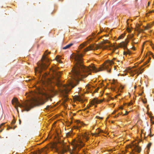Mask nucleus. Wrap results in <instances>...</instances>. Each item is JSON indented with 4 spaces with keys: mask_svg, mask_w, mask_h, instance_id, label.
Returning <instances> with one entry per match:
<instances>
[{
    "mask_svg": "<svg viewBox=\"0 0 154 154\" xmlns=\"http://www.w3.org/2000/svg\"><path fill=\"white\" fill-rule=\"evenodd\" d=\"M50 73L52 75V78L55 79L57 86L60 88V91L63 95V102L65 103L69 99L67 97V94L71 90L72 88L76 86L77 82L76 68L75 66L73 68L72 71V79L66 85H63L60 82L59 79L61 75V72L58 71L56 68L52 67L50 69Z\"/></svg>",
    "mask_w": 154,
    "mask_h": 154,
    "instance_id": "f257e3e1",
    "label": "nucleus"
},
{
    "mask_svg": "<svg viewBox=\"0 0 154 154\" xmlns=\"http://www.w3.org/2000/svg\"><path fill=\"white\" fill-rule=\"evenodd\" d=\"M84 55V54L80 53L78 50V80H81L87 77L89 74H87V72L90 71L95 72L102 71L107 69L109 65L114 63L112 61H109L105 66H101L98 69L96 68L93 64H91L88 67H86L84 64L82 58Z\"/></svg>",
    "mask_w": 154,
    "mask_h": 154,
    "instance_id": "f03ea898",
    "label": "nucleus"
},
{
    "mask_svg": "<svg viewBox=\"0 0 154 154\" xmlns=\"http://www.w3.org/2000/svg\"><path fill=\"white\" fill-rule=\"evenodd\" d=\"M12 103L14 105L16 103L15 107L17 110L18 107L24 108L26 110L29 111L34 107L37 105L39 103V100L37 99H33L32 101L27 103H24L23 104L20 103L17 98H14L11 101Z\"/></svg>",
    "mask_w": 154,
    "mask_h": 154,
    "instance_id": "7ed1b4c3",
    "label": "nucleus"
},
{
    "mask_svg": "<svg viewBox=\"0 0 154 154\" xmlns=\"http://www.w3.org/2000/svg\"><path fill=\"white\" fill-rule=\"evenodd\" d=\"M46 51L42 56L41 60L37 63L38 67L35 69V74L37 73L40 74L42 71L46 69L50 64L49 59L47 57L48 54H46Z\"/></svg>",
    "mask_w": 154,
    "mask_h": 154,
    "instance_id": "20e7f679",
    "label": "nucleus"
},
{
    "mask_svg": "<svg viewBox=\"0 0 154 154\" xmlns=\"http://www.w3.org/2000/svg\"><path fill=\"white\" fill-rule=\"evenodd\" d=\"M83 138L87 140L89 139V137L86 134H83L81 133L78 134V148H81L84 146V144L82 141Z\"/></svg>",
    "mask_w": 154,
    "mask_h": 154,
    "instance_id": "39448f33",
    "label": "nucleus"
},
{
    "mask_svg": "<svg viewBox=\"0 0 154 154\" xmlns=\"http://www.w3.org/2000/svg\"><path fill=\"white\" fill-rule=\"evenodd\" d=\"M106 43H109V42L107 40H104L102 42V44L101 46V47L103 49H109V50H111L110 47L113 48V49L112 50V52H115V50L118 48L116 47H115L114 45H112V44H110L109 46L107 45H103V44H106Z\"/></svg>",
    "mask_w": 154,
    "mask_h": 154,
    "instance_id": "423d86ee",
    "label": "nucleus"
},
{
    "mask_svg": "<svg viewBox=\"0 0 154 154\" xmlns=\"http://www.w3.org/2000/svg\"><path fill=\"white\" fill-rule=\"evenodd\" d=\"M71 145L72 146V149L70 151V154H76V148L77 147V141L76 139H74L72 141Z\"/></svg>",
    "mask_w": 154,
    "mask_h": 154,
    "instance_id": "0eeeda50",
    "label": "nucleus"
},
{
    "mask_svg": "<svg viewBox=\"0 0 154 154\" xmlns=\"http://www.w3.org/2000/svg\"><path fill=\"white\" fill-rule=\"evenodd\" d=\"M141 68H138L137 69L134 70H131L129 68L128 71L129 72H130L131 74H132L134 72L135 74H137V76L139 74H141L143 72V69L140 70Z\"/></svg>",
    "mask_w": 154,
    "mask_h": 154,
    "instance_id": "6e6552de",
    "label": "nucleus"
},
{
    "mask_svg": "<svg viewBox=\"0 0 154 154\" xmlns=\"http://www.w3.org/2000/svg\"><path fill=\"white\" fill-rule=\"evenodd\" d=\"M78 101L80 102L81 103H83L85 99L84 98L82 94L79 92V90L78 91Z\"/></svg>",
    "mask_w": 154,
    "mask_h": 154,
    "instance_id": "1a4fd4ad",
    "label": "nucleus"
},
{
    "mask_svg": "<svg viewBox=\"0 0 154 154\" xmlns=\"http://www.w3.org/2000/svg\"><path fill=\"white\" fill-rule=\"evenodd\" d=\"M128 42L129 41L126 40L125 42H122L120 43L119 45V47L125 49L126 48Z\"/></svg>",
    "mask_w": 154,
    "mask_h": 154,
    "instance_id": "9d476101",
    "label": "nucleus"
},
{
    "mask_svg": "<svg viewBox=\"0 0 154 154\" xmlns=\"http://www.w3.org/2000/svg\"><path fill=\"white\" fill-rule=\"evenodd\" d=\"M102 101V100H99L96 98H94L91 101L90 104L91 105H94L95 104L100 103Z\"/></svg>",
    "mask_w": 154,
    "mask_h": 154,
    "instance_id": "9b49d317",
    "label": "nucleus"
},
{
    "mask_svg": "<svg viewBox=\"0 0 154 154\" xmlns=\"http://www.w3.org/2000/svg\"><path fill=\"white\" fill-rule=\"evenodd\" d=\"M70 58L72 61L75 62V65L77 64V56L75 54H73L70 56Z\"/></svg>",
    "mask_w": 154,
    "mask_h": 154,
    "instance_id": "f8f14e48",
    "label": "nucleus"
},
{
    "mask_svg": "<svg viewBox=\"0 0 154 154\" xmlns=\"http://www.w3.org/2000/svg\"><path fill=\"white\" fill-rule=\"evenodd\" d=\"M96 47H95L94 46L91 45L89 47H88L83 50L82 51V52H85L90 50H94L96 49Z\"/></svg>",
    "mask_w": 154,
    "mask_h": 154,
    "instance_id": "ddd939ff",
    "label": "nucleus"
},
{
    "mask_svg": "<svg viewBox=\"0 0 154 154\" xmlns=\"http://www.w3.org/2000/svg\"><path fill=\"white\" fill-rule=\"evenodd\" d=\"M97 132L96 133H93L92 134V135H95V136H97L98 134H99V133L100 132L102 133H105V132H104L103 130H102L99 128H98L97 130Z\"/></svg>",
    "mask_w": 154,
    "mask_h": 154,
    "instance_id": "4468645a",
    "label": "nucleus"
},
{
    "mask_svg": "<svg viewBox=\"0 0 154 154\" xmlns=\"http://www.w3.org/2000/svg\"><path fill=\"white\" fill-rule=\"evenodd\" d=\"M134 150L135 152H137L138 153H139L141 151V149L140 147L137 145H135L134 146Z\"/></svg>",
    "mask_w": 154,
    "mask_h": 154,
    "instance_id": "2eb2a0df",
    "label": "nucleus"
},
{
    "mask_svg": "<svg viewBox=\"0 0 154 154\" xmlns=\"http://www.w3.org/2000/svg\"><path fill=\"white\" fill-rule=\"evenodd\" d=\"M45 81L48 85H50L51 83L52 82V81L50 79H48V78H46V77H45Z\"/></svg>",
    "mask_w": 154,
    "mask_h": 154,
    "instance_id": "dca6fc26",
    "label": "nucleus"
},
{
    "mask_svg": "<svg viewBox=\"0 0 154 154\" xmlns=\"http://www.w3.org/2000/svg\"><path fill=\"white\" fill-rule=\"evenodd\" d=\"M73 45V44L72 43H71L66 45L65 46L63 47V49L64 50H65L67 49H68L71 46H72Z\"/></svg>",
    "mask_w": 154,
    "mask_h": 154,
    "instance_id": "f3484780",
    "label": "nucleus"
},
{
    "mask_svg": "<svg viewBox=\"0 0 154 154\" xmlns=\"http://www.w3.org/2000/svg\"><path fill=\"white\" fill-rule=\"evenodd\" d=\"M69 150V147L67 146L66 148H63L60 152H61L62 154H63L65 152Z\"/></svg>",
    "mask_w": 154,
    "mask_h": 154,
    "instance_id": "a211bd4d",
    "label": "nucleus"
},
{
    "mask_svg": "<svg viewBox=\"0 0 154 154\" xmlns=\"http://www.w3.org/2000/svg\"><path fill=\"white\" fill-rule=\"evenodd\" d=\"M78 130L79 129V128L81 127L82 125H84V124L82 122H81L80 121L78 120Z\"/></svg>",
    "mask_w": 154,
    "mask_h": 154,
    "instance_id": "6ab92c4d",
    "label": "nucleus"
},
{
    "mask_svg": "<svg viewBox=\"0 0 154 154\" xmlns=\"http://www.w3.org/2000/svg\"><path fill=\"white\" fill-rule=\"evenodd\" d=\"M86 44L85 43H83L81 44L79 47V49H81L82 48H83L85 45Z\"/></svg>",
    "mask_w": 154,
    "mask_h": 154,
    "instance_id": "aec40b11",
    "label": "nucleus"
},
{
    "mask_svg": "<svg viewBox=\"0 0 154 154\" xmlns=\"http://www.w3.org/2000/svg\"><path fill=\"white\" fill-rule=\"evenodd\" d=\"M125 35V34H122L120 36H119L118 38V39H120L123 38L124 36Z\"/></svg>",
    "mask_w": 154,
    "mask_h": 154,
    "instance_id": "412c9836",
    "label": "nucleus"
},
{
    "mask_svg": "<svg viewBox=\"0 0 154 154\" xmlns=\"http://www.w3.org/2000/svg\"><path fill=\"white\" fill-rule=\"evenodd\" d=\"M130 53H131L129 51H128L127 52L124 51L123 52V54L124 55H126L127 54H130Z\"/></svg>",
    "mask_w": 154,
    "mask_h": 154,
    "instance_id": "4be33fe9",
    "label": "nucleus"
},
{
    "mask_svg": "<svg viewBox=\"0 0 154 154\" xmlns=\"http://www.w3.org/2000/svg\"><path fill=\"white\" fill-rule=\"evenodd\" d=\"M130 53H131L129 51H128L127 52L124 51L123 52V54L124 55H126L127 54H130Z\"/></svg>",
    "mask_w": 154,
    "mask_h": 154,
    "instance_id": "5701e85b",
    "label": "nucleus"
},
{
    "mask_svg": "<svg viewBox=\"0 0 154 154\" xmlns=\"http://www.w3.org/2000/svg\"><path fill=\"white\" fill-rule=\"evenodd\" d=\"M133 35H130L129 37V38L131 40L133 38Z\"/></svg>",
    "mask_w": 154,
    "mask_h": 154,
    "instance_id": "b1692460",
    "label": "nucleus"
},
{
    "mask_svg": "<svg viewBox=\"0 0 154 154\" xmlns=\"http://www.w3.org/2000/svg\"><path fill=\"white\" fill-rule=\"evenodd\" d=\"M96 117V118H97L98 119H103V118L100 117H99V116H97Z\"/></svg>",
    "mask_w": 154,
    "mask_h": 154,
    "instance_id": "393cba45",
    "label": "nucleus"
},
{
    "mask_svg": "<svg viewBox=\"0 0 154 154\" xmlns=\"http://www.w3.org/2000/svg\"><path fill=\"white\" fill-rule=\"evenodd\" d=\"M15 122V121L14 120H13L11 122V124L12 125L14 124Z\"/></svg>",
    "mask_w": 154,
    "mask_h": 154,
    "instance_id": "a878e982",
    "label": "nucleus"
},
{
    "mask_svg": "<svg viewBox=\"0 0 154 154\" xmlns=\"http://www.w3.org/2000/svg\"><path fill=\"white\" fill-rule=\"evenodd\" d=\"M59 57L57 56L56 57V59L57 60V61L59 60Z\"/></svg>",
    "mask_w": 154,
    "mask_h": 154,
    "instance_id": "bb28decb",
    "label": "nucleus"
},
{
    "mask_svg": "<svg viewBox=\"0 0 154 154\" xmlns=\"http://www.w3.org/2000/svg\"><path fill=\"white\" fill-rule=\"evenodd\" d=\"M151 143H149L147 147H148V148H149L150 147V146H151Z\"/></svg>",
    "mask_w": 154,
    "mask_h": 154,
    "instance_id": "cd10ccee",
    "label": "nucleus"
},
{
    "mask_svg": "<svg viewBox=\"0 0 154 154\" xmlns=\"http://www.w3.org/2000/svg\"><path fill=\"white\" fill-rule=\"evenodd\" d=\"M5 124V123H2L0 125V128H1L2 127V126L3 125H4Z\"/></svg>",
    "mask_w": 154,
    "mask_h": 154,
    "instance_id": "c85d7f7f",
    "label": "nucleus"
},
{
    "mask_svg": "<svg viewBox=\"0 0 154 154\" xmlns=\"http://www.w3.org/2000/svg\"><path fill=\"white\" fill-rule=\"evenodd\" d=\"M77 100V98L76 97H75V98L74 99V101L75 102H76V100Z\"/></svg>",
    "mask_w": 154,
    "mask_h": 154,
    "instance_id": "c756f323",
    "label": "nucleus"
},
{
    "mask_svg": "<svg viewBox=\"0 0 154 154\" xmlns=\"http://www.w3.org/2000/svg\"><path fill=\"white\" fill-rule=\"evenodd\" d=\"M57 61L58 62L60 63H62V61L60 60H58Z\"/></svg>",
    "mask_w": 154,
    "mask_h": 154,
    "instance_id": "7c9ffc66",
    "label": "nucleus"
},
{
    "mask_svg": "<svg viewBox=\"0 0 154 154\" xmlns=\"http://www.w3.org/2000/svg\"><path fill=\"white\" fill-rule=\"evenodd\" d=\"M151 59V58L150 57H149V60H148V61L147 62V63H146V64L147 63H149V60H150Z\"/></svg>",
    "mask_w": 154,
    "mask_h": 154,
    "instance_id": "2f4dec72",
    "label": "nucleus"
},
{
    "mask_svg": "<svg viewBox=\"0 0 154 154\" xmlns=\"http://www.w3.org/2000/svg\"><path fill=\"white\" fill-rule=\"evenodd\" d=\"M151 59V58L150 57H149V60H148V61L147 62V63H146V64L147 63H149V60H150Z\"/></svg>",
    "mask_w": 154,
    "mask_h": 154,
    "instance_id": "473e14b6",
    "label": "nucleus"
},
{
    "mask_svg": "<svg viewBox=\"0 0 154 154\" xmlns=\"http://www.w3.org/2000/svg\"><path fill=\"white\" fill-rule=\"evenodd\" d=\"M128 112H126L124 114V115H126L128 114Z\"/></svg>",
    "mask_w": 154,
    "mask_h": 154,
    "instance_id": "72a5a7b5",
    "label": "nucleus"
},
{
    "mask_svg": "<svg viewBox=\"0 0 154 154\" xmlns=\"http://www.w3.org/2000/svg\"><path fill=\"white\" fill-rule=\"evenodd\" d=\"M120 88L121 89H123L124 88V87L122 86H121Z\"/></svg>",
    "mask_w": 154,
    "mask_h": 154,
    "instance_id": "f704fd0d",
    "label": "nucleus"
},
{
    "mask_svg": "<svg viewBox=\"0 0 154 154\" xmlns=\"http://www.w3.org/2000/svg\"><path fill=\"white\" fill-rule=\"evenodd\" d=\"M108 151L109 152H112V149H110Z\"/></svg>",
    "mask_w": 154,
    "mask_h": 154,
    "instance_id": "c9c22d12",
    "label": "nucleus"
},
{
    "mask_svg": "<svg viewBox=\"0 0 154 154\" xmlns=\"http://www.w3.org/2000/svg\"><path fill=\"white\" fill-rule=\"evenodd\" d=\"M151 55H152V57L154 59V55L152 53H151Z\"/></svg>",
    "mask_w": 154,
    "mask_h": 154,
    "instance_id": "e433bc0d",
    "label": "nucleus"
},
{
    "mask_svg": "<svg viewBox=\"0 0 154 154\" xmlns=\"http://www.w3.org/2000/svg\"><path fill=\"white\" fill-rule=\"evenodd\" d=\"M49 106H48V105L47 106V107H46V109H47L49 108Z\"/></svg>",
    "mask_w": 154,
    "mask_h": 154,
    "instance_id": "4c0bfd02",
    "label": "nucleus"
},
{
    "mask_svg": "<svg viewBox=\"0 0 154 154\" xmlns=\"http://www.w3.org/2000/svg\"><path fill=\"white\" fill-rule=\"evenodd\" d=\"M119 109H123V107H119Z\"/></svg>",
    "mask_w": 154,
    "mask_h": 154,
    "instance_id": "58836bf2",
    "label": "nucleus"
},
{
    "mask_svg": "<svg viewBox=\"0 0 154 154\" xmlns=\"http://www.w3.org/2000/svg\"><path fill=\"white\" fill-rule=\"evenodd\" d=\"M87 87H88V88L89 89L90 88V87H89V85H87Z\"/></svg>",
    "mask_w": 154,
    "mask_h": 154,
    "instance_id": "ea45409f",
    "label": "nucleus"
},
{
    "mask_svg": "<svg viewBox=\"0 0 154 154\" xmlns=\"http://www.w3.org/2000/svg\"><path fill=\"white\" fill-rule=\"evenodd\" d=\"M135 39V38H133L131 39V40H132V41L133 42V41Z\"/></svg>",
    "mask_w": 154,
    "mask_h": 154,
    "instance_id": "a19ab883",
    "label": "nucleus"
},
{
    "mask_svg": "<svg viewBox=\"0 0 154 154\" xmlns=\"http://www.w3.org/2000/svg\"><path fill=\"white\" fill-rule=\"evenodd\" d=\"M21 123V120L20 119V120H19V124H20Z\"/></svg>",
    "mask_w": 154,
    "mask_h": 154,
    "instance_id": "79ce46f5",
    "label": "nucleus"
},
{
    "mask_svg": "<svg viewBox=\"0 0 154 154\" xmlns=\"http://www.w3.org/2000/svg\"><path fill=\"white\" fill-rule=\"evenodd\" d=\"M149 4H150V3L149 2H148V6H149Z\"/></svg>",
    "mask_w": 154,
    "mask_h": 154,
    "instance_id": "37998d69",
    "label": "nucleus"
},
{
    "mask_svg": "<svg viewBox=\"0 0 154 154\" xmlns=\"http://www.w3.org/2000/svg\"><path fill=\"white\" fill-rule=\"evenodd\" d=\"M99 89V88H97L96 89V91H97Z\"/></svg>",
    "mask_w": 154,
    "mask_h": 154,
    "instance_id": "c03bdc74",
    "label": "nucleus"
},
{
    "mask_svg": "<svg viewBox=\"0 0 154 154\" xmlns=\"http://www.w3.org/2000/svg\"><path fill=\"white\" fill-rule=\"evenodd\" d=\"M90 106H87V107L88 109V108H89Z\"/></svg>",
    "mask_w": 154,
    "mask_h": 154,
    "instance_id": "a18cd8bd",
    "label": "nucleus"
},
{
    "mask_svg": "<svg viewBox=\"0 0 154 154\" xmlns=\"http://www.w3.org/2000/svg\"><path fill=\"white\" fill-rule=\"evenodd\" d=\"M76 115V113H73V116H75Z\"/></svg>",
    "mask_w": 154,
    "mask_h": 154,
    "instance_id": "49530a36",
    "label": "nucleus"
},
{
    "mask_svg": "<svg viewBox=\"0 0 154 154\" xmlns=\"http://www.w3.org/2000/svg\"><path fill=\"white\" fill-rule=\"evenodd\" d=\"M133 43H134V44H136L137 43V42H133Z\"/></svg>",
    "mask_w": 154,
    "mask_h": 154,
    "instance_id": "de8ad7c7",
    "label": "nucleus"
},
{
    "mask_svg": "<svg viewBox=\"0 0 154 154\" xmlns=\"http://www.w3.org/2000/svg\"><path fill=\"white\" fill-rule=\"evenodd\" d=\"M115 112H116V111H114L112 113H113V114H114V113H115Z\"/></svg>",
    "mask_w": 154,
    "mask_h": 154,
    "instance_id": "09e8293b",
    "label": "nucleus"
},
{
    "mask_svg": "<svg viewBox=\"0 0 154 154\" xmlns=\"http://www.w3.org/2000/svg\"><path fill=\"white\" fill-rule=\"evenodd\" d=\"M143 103H146V101H143Z\"/></svg>",
    "mask_w": 154,
    "mask_h": 154,
    "instance_id": "8fccbe9b",
    "label": "nucleus"
},
{
    "mask_svg": "<svg viewBox=\"0 0 154 154\" xmlns=\"http://www.w3.org/2000/svg\"><path fill=\"white\" fill-rule=\"evenodd\" d=\"M9 128L10 129H12V127H10V126L9 127Z\"/></svg>",
    "mask_w": 154,
    "mask_h": 154,
    "instance_id": "3c124183",
    "label": "nucleus"
},
{
    "mask_svg": "<svg viewBox=\"0 0 154 154\" xmlns=\"http://www.w3.org/2000/svg\"><path fill=\"white\" fill-rule=\"evenodd\" d=\"M118 116V115H117L116 116H115V117H117Z\"/></svg>",
    "mask_w": 154,
    "mask_h": 154,
    "instance_id": "603ef678",
    "label": "nucleus"
},
{
    "mask_svg": "<svg viewBox=\"0 0 154 154\" xmlns=\"http://www.w3.org/2000/svg\"><path fill=\"white\" fill-rule=\"evenodd\" d=\"M107 71L109 72L110 71V70H107Z\"/></svg>",
    "mask_w": 154,
    "mask_h": 154,
    "instance_id": "864d4df0",
    "label": "nucleus"
},
{
    "mask_svg": "<svg viewBox=\"0 0 154 154\" xmlns=\"http://www.w3.org/2000/svg\"><path fill=\"white\" fill-rule=\"evenodd\" d=\"M128 31L129 32H131V30H130L129 29V30H128Z\"/></svg>",
    "mask_w": 154,
    "mask_h": 154,
    "instance_id": "5fc2aeb1",
    "label": "nucleus"
},
{
    "mask_svg": "<svg viewBox=\"0 0 154 154\" xmlns=\"http://www.w3.org/2000/svg\"><path fill=\"white\" fill-rule=\"evenodd\" d=\"M132 104V103H129V105H130L131 104Z\"/></svg>",
    "mask_w": 154,
    "mask_h": 154,
    "instance_id": "6e6d98bb",
    "label": "nucleus"
},
{
    "mask_svg": "<svg viewBox=\"0 0 154 154\" xmlns=\"http://www.w3.org/2000/svg\"><path fill=\"white\" fill-rule=\"evenodd\" d=\"M15 128V127H14L13 128V129H14Z\"/></svg>",
    "mask_w": 154,
    "mask_h": 154,
    "instance_id": "4d7b16f0",
    "label": "nucleus"
},
{
    "mask_svg": "<svg viewBox=\"0 0 154 154\" xmlns=\"http://www.w3.org/2000/svg\"><path fill=\"white\" fill-rule=\"evenodd\" d=\"M50 52H48V54H50Z\"/></svg>",
    "mask_w": 154,
    "mask_h": 154,
    "instance_id": "13d9d810",
    "label": "nucleus"
},
{
    "mask_svg": "<svg viewBox=\"0 0 154 154\" xmlns=\"http://www.w3.org/2000/svg\"><path fill=\"white\" fill-rule=\"evenodd\" d=\"M95 107H97V105H95Z\"/></svg>",
    "mask_w": 154,
    "mask_h": 154,
    "instance_id": "bf43d9fd",
    "label": "nucleus"
},
{
    "mask_svg": "<svg viewBox=\"0 0 154 154\" xmlns=\"http://www.w3.org/2000/svg\"><path fill=\"white\" fill-rule=\"evenodd\" d=\"M45 81H44V82H43V83H44L45 84Z\"/></svg>",
    "mask_w": 154,
    "mask_h": 154,
    "instance_id": "052dcab7",
    "label": "nucleus"
},
{
    "mask_svg": "<svg viewBox=\"0 0 154 154\" xmlns=\"http://www.w3.org/2000/svg\"><path fill=\"white\" fill-rule=\"evenodd\" d=\"M152 48L154 49V47H152Z\"/></svg>",
    "mask_w": 154,
    "mask_h": 154,
    "instance_id": "680f3d73",
    "label": "nucleus"
},
{
    "mask_svg": "<svg viewBox=\"0 0 154 154\" xmlns=\"http://www.w3.org/2000/svg\"><path fill=\"white\" fill-rule=\"evenodd\" d=\"M100 32H99V33H98V34H100Z\"/></svg>",
    "mask_w": 154,
    "mask_h": 154,
    "instance_id": "e2e57ef3",
    "label": "nucleus"
},
{
    "mask_svg": "<svg viewBox=\"0 0 154 154\" xmlns=\"http://www.w3.org/2000/svg\"><path fill=\"white\" fill-rule=\"evenodd\" d=\"M134 75V73H133V75H132V76H133Z\"/></svg>",
    "mask_w": 154,
    "mask_h": 154,
    "instance_id": "0e129e2a",
    "label": "nucleus"
},
{
    "mask_svg": "<svg viewBox=\"0 0 154 154\" xmlns=\"http://www.w3.org/2000/svg\"><path fill=\"white\" fill-rule=\"evenodd\" d=\"M44 103H45V102H44V103H42V104H43Z\"/></svg>",
    "mask_w": 154,
    "mask_h": 154,
    "instance_id": "69168bd1",
    "label": "nucleus"
},
{
    "mask_svg": "<svg viewBox=\"0 0 154 154\" xmlns=\"http://www.w3.org/2000/svg\"><path fill=\"white\" fill-rule=\"evenodd\" d=\"M152 11L154 12V10Z\"/></svg>",
    "mask_w": 154,
    "mask_h": 154,
    "instance_id": "338daca9",
    "label": "nucleus"
},
{
    "mask_svg": "<svg viewBox=\"0 0 154 154\" xmlns=\"http://www.w3.org/2000/svg\"><path fill=\"white\" fill-rule=\"evenodd\" d=\"M46 75H47V74L46 73Z\"/></svg>",
    "mask_w": 154,
    "mask_h": 154,
    "instance_id": "774afa93",
    "label": "nucleus"
}]
</instances>
